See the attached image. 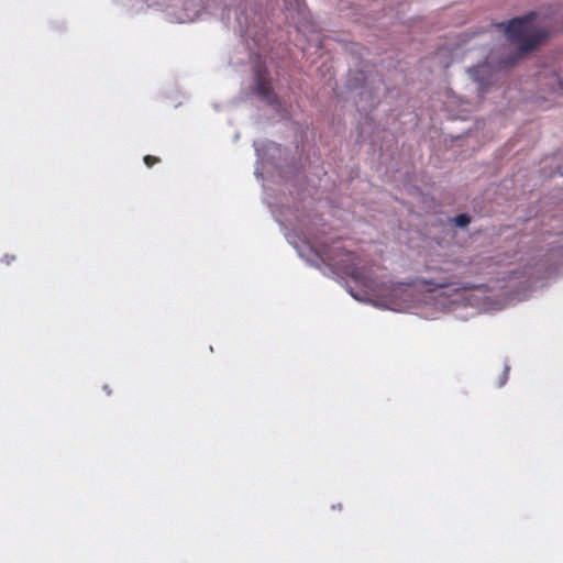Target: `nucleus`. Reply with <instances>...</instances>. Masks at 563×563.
Returning <instances> with one entry per match:
<instances>
[{"label": "nucleus", "instance_id": "f257e3e1", "mask_svg": "<svg viewBox=\"0 0 563 563\" xmlns=\"http://www.w3.org/2000/svg\"><path fill=\"white\" fill-rule=\"evenodd\" d=\"M296 247L300 257L320 268L324 275L351 276L360 290L349 291L357 301L397 312L407 311L417 302L415 285L378 280L372 268L358 266L357 257L346 252L340 243L320 249L317 242L306 241Z\"/></svg>", "mask_w": 563, "mask_h": 563}, {"label": "nucleus", "instance_id": "f03ea898", "mask_svg": "<svg viewBox=\"0 0 563 563\" xmlns=\"http://www.w3.org/2000/svg\"><path fill=\"white\" fill-rule=\"evenodd\" d=\"M498 29L507 40L517 45L521 52H527L548 36V31L538 21L537 14L530 13L523 18L511 20L507 25L500 24Z\"/></svg>", "mask_w": 563, "mask_h": 563}, {"label": "nucleus", "instance_id": "7ed1b4c3", "mask_svg": "<svg viewBox=\"0 0 563 563\" xmlns=\"http://www.w3.org/2000/svg\"><path fill=\"white\" fill-rule=\"evenodd\" d=\"M512 286H500L489 292L483 288H475L466 299L470 300L472 305H478V301L482 300L481 306L487 311L500 310L511 300L509 298V289Z\"/></svg>", "mask_w": 563, "mask_h": 563}, {"label": "nucleus", "instance_id": "20e7f679", "mask_svg": "<svg viewBox=\"0 0 563 563\" xmlns=\"http://www.w3.org/2000/svg\"><path fill=\"white\" fill-rule=\"evenodd\" d=\"M467 73L472 80L474 81V84L476 85V89L479 92L484 91V88L490 77V68L488 63H484L482 65H477L474 68H470Z\"/></svg>", "mask_w": 563, "mask_h": 563}, {"label": "nucleus", "instance_id": "39448f33", "mask_svg": "<svg viewBox=\"0 0 563 563\" xmlns=\"http://www.w3.org/2000/svg\"><path fill=\"white\" fill-rule=\"evenodd\" d=\"M256 88H257L258 93H261L263 97L267 98V100L274 101V96L271 92L268 82L264 78H262V77L257 78Z\"/></svg>", "mask_w": 563, "mask_h": 563}, {"label": "nucleus", "instance_id": "423d86ee", "mask_svg": "<svg viewBox=\"0 0 563 563\" xmlns=\"http://www.w3.org/2000/svg\"><path fill=\"white\" fill-rule=\"evenodd\" d=\"M544 87H549L551 91H558L563 89L562 82L555 74H551L548 81L542 84Z\"/></svg>", "mask_w": 563, "mask_h": 563}, {"label": "nucleus", "instance_id": "0eeeda50", "mask_svg": "<svg viewBox=\"0 0 563 563\" xmlns=\"http://www.w3.org/2000/svg\"><path fill=\"white\" fill-rule=\"evenodd\" d=\"M470 222V219L465 214H460L455 218V223L459 227H465Z\"/></svg>", "mask_w": 563, "mask_h": 563}, {"label": "nucleus", "instance_id": "6e6552de", "mask_svg": "<svg viewBox=\"0 0 563 563\" xmlns=\"http://www.w3.org/2000/svg\"><path fill=\"white\" fill-rule=\"evenodd\" d=\"M157 161H158V158H156V157H154V156H150V155H147V156H145V157H144V162H145V164H146L148 167H151V166H152L154 163H156Z\"/></svg>", "mask_w": 563, "mask_h": 563}, {"label": "nucleus", "instance_id": "1a4fd4ad", "mask_svg": "<svg viewBox=\"0 0 563 563\" xmlns=\"http://www.w3.org/2000/svg\"><path fill=\"white\" fill-rule=\"evenodd\" d=\"M508 367L505 368V372L503 374V380L500 382V386H503L505 384V382L507 380V374H508Z\"/></svg>", "mask_w": 563, "mask_h": 563}]
</instances>
